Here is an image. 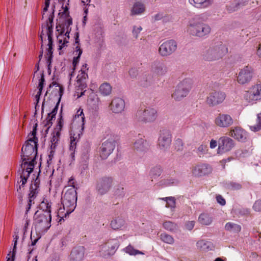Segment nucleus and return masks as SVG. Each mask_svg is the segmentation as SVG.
Segmentation results:
<instances>
[{"instance_id": "53", "label": "nucleus", "mask_w": 261, "mask_h": 261, "mask_svg": "<svg viewBox=\"0 0 261 261\" xmlns=\"http://www.w3.org/2000/svg\"><path fill=\"white\" fill-rule=\"evenodd\" d=\"M65 36H66V37H65L64 38L63 43H62V40L59 39V44H60L59 46V47H60L59 48L60 49H62L63 47H65V46H66V44L67 43H68V40H69V38H68V34H67L66 35H65Z\"/></svg>"}, {"instance_id": "25", "label": "nucleus", "mask_w": 261, "mask_h": 261, "mask_svg": "<svg viewBox=\"0 0 261 261\" xmlns=\"http://www.w3.org/2000/svg\"><path fill=\"white\" fill-rule=\"evenodd\" d=\"M231 137L239 141L245 142L247 137V132L240 127H235L230 131Z\"/></svg>"}, {"instance_id": "40", "label": "nucleus", "mask_w": 261, "mask_h": 261, "mask_svg": "<svg viewBox=\"0 0 261 261\" xmlns=\"http://www.w3.org/2000/svg\"><path fill=\"white\" fill-rule=\"evenodd\" d=\"M72 24V20L71 18H68L65 22L64 25L62 28L61 34L65 33V35L68 34L69 38V34L71 31V28L70 26Z\"/></svg>"}, {"instance_id": "3", "label": "nucleus", "mask_w": 261, "mask_h": 261, "mask_svg": "<svg viewBox=\"0 0 261 261\" xmlns=\"http://www.w3.org/2000/svg\"><path fill=\"white\" fill-rule=\"evenodd\" d=\"M187 31L191 36L203 38L210 34L211 28L208 24L194 18L189 22Z\"/></svg>"}, {"instance_id": "29", "label": "nucleus", "mask_w": 261, "mask_h": 261, "mask_svg": "<svg viewBox=\"0 0 261 261\" xmlns=\"http://www.w3.org/2000/svg\"><path fill=\"white\" fill-rule=\"evenodd\" d=\"M151 71L154 74L159 76L165 74L167 72V66L162 63H154L151 67Z\"/></svg>"}, {"instance_id": "49", "label": "nucleus", "mask_w": 261, "mask_h": 261, "mask_svg": "<svg viewBox=\"0 0 261 261\" xmlns=\"http://www.w3.org/2000/svg\"><path fill=\"white\" fill-rule=\"evenodd\" d=\"M142 30V28L141 26H134L132 33L135 38H138L139 34Z\"/></svg>"}, {"instance_id": "7", "label": "nucleus", "mask_w": 261, "mask_h": 261, "mask_svg": "<svg viewBox=\"0 0 261 261\" xmlns=\"http://www.w3.org/2000/svg\"><path fill=\"white\" fill-rule=\"evenodd\" d=\"M228 51L227 48L222 42L210 47L203 54V59L208 61L219 60Z\"/></svg>"}, {"instance_id": "61", "label": "nucleus", "mask_w": 261, "mask_h": 261, "mask_svg": "<svg viewBox=\"0 0 261 261\" xmlns=\"http://www.w3.org/2000/svg\"><path fill=\"white\" fill-rule=\"evenodd\" d=\"M163 17V15L161 13H158L152 17L154 21H158L161 20Z\"/></svg>"}, {"instance_id": "43", "label": "nucleus", "mask_w": 261, "mask_h": 261, "mask_svg": "<svg viewBox=\"0 0 261 261\" xmlns=\"http://www.w3.org/2000/svg\"><path fill=\"white\" fill-rule=\"evenodd\" d=\"M161 240L165 243L168 244H173L174 242L173 238L166 233H162L160 235Z\"/></svg>"}, {"instance_id": "58", "label": "nucleus", "mask_w": 261, "mask_h": 261, "mask_svg": "<svg viewBox=\"0 0 261 261\" xmlns=\"http://www.w3.org/2000/svg\"><path fill=\"white\" fill-rule=\"evenodd\" d=\"M216 200L217 202L222 205L225 204L226 201L224 198L221 195H218L216 196Z\"/></svg>"}, {"instance_id": "57", "label": "nucleus", "mask_w": 261, "mask_h": 261, "mask_svg": "<svg viewBox=\"0 0 261 261\" xmlns=\"http://www.w3.org/2000/svg\"><path fill=\"white\" fill-rule=\"evenodd\" d=\"M194 225H195V221H188L186 224V228L188 230H191L194 228Z\"/></svg>"}, {"instance_id": "28", "label": "nucleus", "mask_w": 261, "mask_h": 261, "mask_svg": "<svg viewBox=\"0 0 261 261\" xmlns=\"http://www.w3.org/2000/svg\"><path fill=\"white\" fill-rule=\"evenodd\" d=\"M79 42V33L76 32L75 35V43L77 44V45L76 46L75 50L73 52V54L76 56L73 59L72 64L74 67H75L79 62L80 57L83 53V50L80 46Z\"/></svg>"}, {"instance_id": "21", "label": "nucleus", "mask_w": 261, "mask_h": 261, "mask_svg": "<svg viewBox=\"0 0 261 261\" xmlns=\"http://www.w3.org/2000/svg\"><path fill=\"white\" fill-rule=\"evenodd\" d=\"M115 148V143L113 140H108L102 143L100 147L99 154L102 159H106Z\"/></svg>"}, {"instance_id": "62", "label": "nucleus", "mask_w": 261, "mask_h": 261, "mask_svg": "<svg viewBox=\"0 0 261 261\" xmlns=\"http://www.w3.org/2000/svg\"><path fill=\"white\" fill-rule=\"evenodd\" d=\"M50 4V0H45V7L43 8V16L44 15V12H46L48 10Z\"/></svg>"}, {"instance_id": "41", "label": "nucleus", "mask_w": 261, "mask_h": 261, "mask_svg": "<svg viewBox=\"0 0 261 261\" xmlns=\"http://www.w3.org/2000/svg\"><path fill=\"white\" fill-rule=\"evenodd\" d=\"M163 227L168 231L175 232L177 230V224L170 221H166L163 223Z\"/></svg>"}, {"instance_id": "23", "label": "nucleus", "mask_w": 261, "mask_h": 261, "mask_svg": "<svg viewBox=\"0 0 261 261\" xmlns=\"http://www.w3.org/2000/svg\"><path fill=\"white\" fill-rule=\"evenodd\" d=\"M211 167L205 164H198L192 168L191 172L195 176H202L211 173Z\"/></svg>"}, {"instance_id": "64", "label": "nucleus", "mask_w": 261, "mask_h": 261, "mask_svg": "<svg viewBox=\"0 0 261 261\" xmlns=\"http://www.w3.org/2000/svg\"><path fill=\"white\" fill-rule=\"evenodd\" d=\"M129 74L130 76H131L133 77H134L137 74V71L135 69H131L129 71Z\"/></svg>"}, {"instance_id": "37", "label": "nucleus", "mask_w": 261, "mask_h": 261, "mask_svg": "<svg viewBox=\"0 0 261 261\" xmlns=\"http://www.w3.org/2000/svg\"><path fill=\"white\" fill-rule=\"evenodd\" d=\"M99 91L103 96H108L111 93L112 87L110 84L104 83L100 86Z\"/></svg>"}, {"instance_id": "20", "label": "nucleus", "mask_w": 261, "mask_h": 261, "mask_svg": "<svg viewBox=\"0 0 261 261\" xmlns=\"http://www.w3.org/2000/svg\"><path fill=\"white\" fill-rule=\"evenodd\" d=\"M113 179L111 177H103L97 181L96 189L101 195L107 193L113 184Z\"/></svg>"}, {"instance_id": "15", "label": "nucleus", "mask_w": 261, "mask_h": 261, "mask_svg": "<svg viewBox=\"0 0 261 261\" xmlns=\"http://www.w3.org/2000/svg\"><path fill=\"white\" fill-rule=\"evenodd\" d=\"M118 246L119 243L117 240L112 239L108 241L101 246L100 250L101 255L106 257L113 254Z\"/></svg>"}, {"instance_id": "47", "label": "nucleus", "mask_w": 261, "mask_h": 261, "mask_svg": "<svg viewBox=\"0 0 261 261\" xmlns=\"http://www.w3.org/2000/svg\"><path fill=\"white\" fill-rule=\"evenodd\" d=\"M174 148L177 151H181L184 149V142L181 139H177L174 143Z\"/></svg>"}, {"instance_id": "22", "label": "nucleus", "mask_w": 261, "mask_h": 261, "mask_svg": "<svg viewBox=\"0 0 261 261\" xmlns=\"http://www.w3.org/2000/svg\"><path fill=\"white\" fill-rule=\"evenodd\" d=\"M133 148L137 153H143L148 150L149 144L146 140L142 137V136L139 135L133 142Z\"/></svg>"}, {"instance_id": "55", "label": "nucleus", "mask_w": 261, "mask_h": 261, "mask_svg": "<svg viewBox=\"0 0 261 261\" xmlns=\"http://www.w3.org/2000/svg\"><path fill=\"white\" fill-rule=\"evenodd\" d=\"M45 83V78L43 72L41 74V77L39 80L38 84V89H43Z\"/></svg>"}, {"instance_id": "38", "label": "nucleus", "mask_w": 261, "mask_h": 261, "mask_svg": "<svg viewBox=\"0 0 261 261\" xmlns=\"http://www.w3.org/2000/svg\"><path fill=\"white\" fill-rule=\"evenodd\" d=\"M225 228L226 230L233 232H239L241 230V226L233 222H228L225 225Z\"/></svg>"}, {"instance_id": "46", "label": "nucleus", "mask_w": 261, "mask_h": 261, "mask_svg": "<svg viewBox=\"0 0 261 261\" xmlns=\"http://www.w3.org/2000/svg\"><path fill=\"white\" fill-rule=\"evenodd\" d=\"M59 133H57L56 135H54L51 138V145H50V149H51V153L52 152H55V149L57 146V144L58 143V142L59 141V136H58Z\"/></svg>"}, {"instance_id": "10", "label": "nucleus", "mask_w": 261, "mask_h": 261, "mask_svg": "<svg viewBox=\"0 0 261 261\" xmlns=\"http://www.w3.org/2000/svg\"><path fill=\"white\" fill-rule=\"evenodd\" d=\"M39 175L36 177L35 179H33L34 181H32V184L30 187V190L29 193V200L28 204L26 207V214L29 211L32 203H34V200L36 198L39 192V185H40V179L38 177Z\"/></svg>"}, {"instance_id": "26", "label": "nucleus", "mask_w": 261, "mask_h": 261, "mask_svg": "<svg viewBox=\"0 0 261 261\" xmlns=\"http://www.w3.org/2000/svg\"><path fill=\"white\" fill-rule=\"evenodd\" d=\"M85 120V117L83 113V110L79 109L74 117L72 126L73 125L74 127L75 126L76 128H82L83 130H84Z\"/></svg>"}, {"instance_id": "39", "label": "nucleus", "mask_w": 261, "mask_h": 261, "mask_svg": "<svg viewBox=\"0 0 261 261\" xmlns=\"http://www.w3.org/2000/svg\"><path fill=\"white\" fill-rule=\"evenodd\" d=\"M162 172L161 167L159 165L155 166L151 168L149 172V176L152 179H155L161 175Z\"/></svg>"}, {"instance_id": "60", "label": "nucleus", "mask_w": 261, "mask_h": 261, "mask_svg": "<svg viewBox=\"0 0 261 261\" xmlns=\"http://www.w3.org/2000/svg\"><path fill=\"white\" fill-rule=\"evenodd\" d=\"M59 103L58 102H57L56 106L55 107V108L53 109L52 111L49 113L50 115H52V118H55V116L57 113V111L58 109V105Z\"/></svg>"}, {"instance_id": "4", "label": "nucleus", "mask_w": 261, "mask_h": 261, "mask_svg": "<svg viewBox=\"0 0 261 261\" xmlns=\"http://www.w3.org/2000/svg\"><path fill=\"white\" fill-rule=\"evenodd\" d=\"M37 143L33 139H28L25 142V145L21 148V163H31L34 166V162L37 154Z\"/></svg>"}, {"instance_id": "8", "label": "nucleus", "mask_w": 261, "mask_h": 261, "mask_svg": "<svg viewBox=\"0 0 261 261\" xmlns=\"http://www.w3.org/2000/svg\"><path fill=\"white\" fill-rule=\"evenodd\" d=\"M157 117V111L154 108L148 107L144 110H138L135 114V119L138 122L148 123L154 121Z\"/></svg>"}, {"instance_id": "63", "label": "nucleus", "mask_w": 261, "mask_h": 261, "mask_svg": "<svg viewBox=\"0 0 261 261\" xmlns=\"http://www.w3.org/2000/svg\"><path fill=\"white\" fill-rule=\"evenodd\" d=\"M8 256H9V257H8L7 261H14L15 254H14V256L13 255V250L12 251H10Z\"/></svg>"}, {"instance_id": "31", "label": "nucleus", "mask_w": 261, "mask_h": 261, "mask_svg": "<svg viewBox=\"0 0 261 261\" xmlns=\"http://www.w3.org/2000/svg\"><path fill=\"white\" fill-rule=\"evenodd\" d=\"M110 225L114 230L123 229L125 226V221L123 218L118 217L111 221Z\"/></svg>"}, {"instance_id": "36", "label": "nucleus", "mask_w": 261, "mask_h": 261, "mask_svg": "<svg viewBox=\"0 0 261 261\" xmlns=\"http://www.w3.org/2000/svg\"><path fill=\"white\" fill-rule=\"evenodd\" d=\"M244 6H245L244 3L238 1H234L229 5L226 6V10L229 13H232L238 11Z\"/></svg>"}, {"instance_id": "6", "label": "nucleus", "mask_w": 261, "mask_h": 261, "mask_svg": "<svg viewBox=\"0 0 261 261\" xmlns=\"http://www.w3.org/2000/svg\"><path fill=\"white\" fill-rule=\"evenodd\" d=\"M51 221L49 212L37 211L34 215V225L35 229L39 232L47 231L50 227Z\"/></svg>"}, {"instance_id": "12", "label": "nucleus", "mask_w": 261, "mask_h": 261, "mask_svg": "<svg viewBox=\"0 0 261 261\" xmlns=\"http://www.w3.org/2000/svg\"><path fill=\"white\" fill-rule=\"evenodd\" d=\"M54 18V9L53 10V12L51 14H50L46 23L45 29L46 31V34L48 37V48L47 49V56H53V20Z\"/></svg>"}, {"instance_id": "50", "label": "nucleus", "mask_w": 261, "mask_h": 261, "mask_svg": "<svg viewBox=\"0 0 261 261\" xmlns=\"http://www.w3.org/2000/svg\"><path fill=\"white\" fill-rule=\"evenodd\" d=\"M14 237V244H13V255L14 256V254H16V246L17 243V240L19 239V236L18 234V232L15 231Z\"/></svg>"}, {"instance_id": "24", "label": "nucleus", "mask_w": 261, "mask_h": 261, "mask_svg": "<svg viewBox=\"0 0 261 261\" xmlns=\"http://www.w3.org/2000/svg\"><path fill=\"white\" fill-rule=\"evenodd\" d=\"M124 100L119 97H115L112 100L110 108L111 110L114 113H121L125 108Z\"/></svg>"}, {"instance_id": "19", "label": "nucleus", "mask_w": 261, "mask_h": 261, "mask_svg": "<svg viewBox=\"0 0 261 261\" xmlns=\"http://www.w3.org/2000/svg\"><path fill=\"white\" fill-rule=\"evenodd\" d=\"M234 141L226 136L221 137L218 141V153H223L231 150L234 146Z\"/></svg>"}, {"instance_id": "32", "label": "nucleus", "mask_w": 261, "mask_h": 261, "mask_svg": "<svg viewBox=\"0 0 261 261\" xmlns=\"http://www.w3.org/2000/svg\"><path fill=\"white\" fill-rule=\"evenodd\" d=\"M197 247L202 251H209L212 250L214 248L213 244L210 241H206L205 240H200L196 243Z\"/></svg>"}, {"instance_id": "59", "label": "nucleus", "mask_w": 261, "mask_h": 261, "mask_svg": "<svg viewBox=\"0 0 261 261\" xmlns=\"http://www.w3.org/2000/svg\"><path fill=\"white\" fill-rule=\"evenodd\" d=\"M207 147L205 145H200L198 148L197 150L199 152H200L201 153H204L205 152L206 150Z\"/></svg>"}, {"instance_id": "14", "label": "nucleus", "mask_w": 261, "mask_h": 261, "mask_svg": "<svg viewBox=\"0 0 261 261\" xmlns=\"http://www.w3.org/2000/svg\"><path fill=\"white\" fill-rule=\"evenodd\" d=\"M254 74V69L249 66H246L241 69L237 76V82L242 85L250 82Z\"/></svg>"}, {"instance_id": "5", "label": "nucleus", "mask_w": 261, "mask_h": 261, "mask_svg": "<svg viewBox=\"0 0 261 261\" xmlns=\"http://www.w3.org/2000/svg\"><path fill=\"white\" fill-rule=\"evenodd\" d=\"M193 80L190 78H187L180 82L175 87L171 94V97L176 101H179L186 97L191 90Z\"/></svg>"}, {"instance_id": "51", "label": "nucleus", "mask_w": 261, "mask_h": 261, "mask_svg": "<svg viewBox=\"0 0 261 261\" xmlns=\"http://www.w3.org/2000/svg\"><path fill=\"white\" fill-rule=\"evenodd\" d=\"M52 85H57L58 87H59V96H60V97L59 98V100H58V103L60 102V99H61V98L63 94V92H64V88L63 87L60 85L59 84H58V83H57L56 82H53L51 84H50L49 85V88H51V86H52Z\"/></svg>"}, {"instance_id": "13", "label": "nucleus", "mask_w": 261, "mask_h": 261, "mask_svg": "<svg viewBox=\"0 0 261 261\" xmlns=\"http://www.w3.org/2000/svg\"><path fill=\"white\" fill-rule=\"evenodd\" d=\"M225 93L221 91L214 90L209 93L206 102L210 107H213L221 103L225 99Z\"/></svg>"}, {"instance_id": "16", "label": "nucleus", "mask_w": 261, "mask_h": 261, "mask_svg": "<svg viewBox=\"0 0 261 261\" xmlns=\"http://www.w3.org/2000/svg\"><path fill=\"white\" fill-rule=\"evenodd\" d=\"M87 66V64L83 65L77 76L76 85L77 87L76 92L77 93H79V90L83 91L87 87V80L88 77V74L86 72L88 70Z\"/></svg>"}, {"instance_id": "56", "label": "nucleus", "mask_w": 261, "mask_h": 261, "mask_svg": "<svg viewBox=\"0 0 261 261\" xmlns=\"http://www.w3.org/2000/svg\"><path fill=\"white\" fill-rule=\"evenodd\" d=\"M37 124H35V125L33 127V129L31 133V136H32V138H30L29 139H33L34 140L36 143L38 142V138L36 137V127H37Z\"/></svg>"}, {"instance_id": "27", "label": "nucleus", "mask_w": 261, "mask_h": 261, "mask_svg": "<svg viewBox=\"0 0 261 261\" xmlns=\"http://www.w3.org/2000/svg\"><path fill=\"white\" fill-rule=\"evenodd\" d=\"M85 254V248L83 246L74 248L70 254V261H82Z\"/></svg>"}, {"instance_id": "34", "label": "nucleus", "mask_w": 261, "mask_h": 261, "mask_svg": "<svg viewBox=\"0 0 261 261\" xmlns=\"http://www.w3.org/2000/svg\"><path fill=\"white\" fill-rule=\"evenodd\" d=\"M145 10V7L144 5L141 2L135 3L132 9H131V15H137L142 14Z\"/></svg>"}, {"instance_id": "30", "label": "nucleus", "mask_w": 261, "mask_h": 261, "mask_svg": "<svg viewBox=\"0 0 261 261\" xmlns=\"http://www.w3.org/2000/svg\"><path fill=\"white\" fill-rule=\"evenodd\" d=\"M214 0H189V3L195 8L205 9L213 4Z\"/></svg>"}, {"instance_id": "17", "label": "nucleus", "mask_w": 261, "mask_h": 261, "mask_svg": "<svg viewBox=\"0 0 261 261\" xmlns=\"http://www.w3.org/2000/svg\"><path fill=\"white\" fill-rule=\"evenodd\" d=\"M176 49V42L173 40H169L164 42L160 46L159 53L161 56L167 57L171 55Z\"/></svg>"}, {"instance_id": "44", "label": "nucleus", "mask_w": 261, "mask_h": 261, "mask_svg": "<svg viewBox=\"0 0 261 261\" xmlns=\"http://www.w3.org/2000/svg\"><path fill=\"white\" fill-rule=\"evenodd\" d=\"M166 202V206L167 207L174 208L175 207V199L173 197H167L160 198Z\"/></svg>"}, {"instance_id": "1", "label": "nucleus", "mask_w": 261, "mask_h": 261, "mask_svg": "<svg viewBox=\"0 0 261 261\" xmlns=\"http://www.w3.org/2000/svg\"><path fill=\"white\" fill-rule=\"evenodd\" d=\"M63 209L60 208L59 213H63L65 211V216L69 215L75 209L77 201V193L74 186H70L65 190L61 198Z\"/></svg>"}, {"instance_id": "33", "label": "nucleus", "mask_w": 261, "mask_h": 261, "mask_svg": "<svg viewBox=\"0 0 261 261\" xmlns=\"http://www.w3.org/2000/svg\"><path fill=\"white\" fill-rule=\"evenodd\" d=\"M250 94L252 100L261 99V84L253 86L250 90Z\"/></svg>"}, {"instance_id": "35", "label": "nucleus", "mask_w": 261, "mask_h": 261, "mask_svg": "<svg viewBox=\"0 0 261 261\" xmlns=\"http://www.w3.org/2000/svg\"><path fill=\"white\" fill-rule=\"evenodd\" d=\"M198 222L204 225H210L213 222V218L209 214L203 213L199 215Z\"/></svg>"}, {"instance_id": "48", "label": "nucleus", "mask_w": 261, "mask_h": 261, "mask_svg": "<svg viewBox=\"0 0 261 261\" xmlns=\"http://www.w3.org/2000/svg\"><path fill=\"white\" fill-rule=\"evenodd\" d=\"M41 209L42 210V212H49L51 213V204L47 201L43 200L40 204Z\"/></svg>"}, {"instance_id": "11", "label": "nucleus", "mask_w": 261, "mask_h": 261, "mask_svg": "<svg viewBox=\"0 0 261 261\" xmlns=\"http://www.w3.org/2000/svg\"><path fill=\"white\" fill-rule=\"evenodd\" d=\"M82 128H76L72 126L70 133V143L69 146V152L71 158L73 159L74 158L75 150L76 147V143L79 141L81 136L83 134Z\"/></svg>"}, {"instance_id": "18", "label": "nucleus", "mask_w": 261, "mask_h": 261, "mask_svg": "<svg viewBox=\"0 0 261 261\" xmlns=\"http://www.w3.org/2000/svg\"><path fill=\"white\" fill-rule=\"evenodd\" d=\"M214 123L219 127L227 128L233 124V119L229 114L219 113L215 117Z\"/></svg>"}, {"instance_id": "2", "label": "nucleus", "mask_w": 261, "mask_h": 261, "mask_svg": "<svg viewBox=\"0 0 261 261\" xmlns=\"http://www.w3.org/2000/svg\"><path fill=\"white\" fill-rule=\"evenodd\" d=\"M34 168V166L31 163L28 164L25 162L21 163L20 165L18 170V173L20 174V180L17 181L16 191L18 198L21 202L22 201L24 193V185L27 183L30 174L33 172Z\"/></svg>"}, {"instance_id": "45", "label": "nucleus", "mask_w": 261, "mask_h": 261, "mask_svg": "<svg viewBox=\"0 0 261 261\" xmlns=\"http://www.w3.org/2000/svg\"><path fill=\"white\" fill-rule=\"evenodd\" d=\"M124 250L126 253L129 254L130 255H136L137 254H144V253L139 250L134 249V247L130 245H129L126 247H125Z\"/></svg>"}, {"instance_id": "42", "label": "nucleus", "mask_w": 261, "mask_h": 261, "mask_svg": "<svg viewBox=\"0 0 261 261\" xmlns=\"http://www.w3.org/2000/svg\"><path fill=\"white\" fill-rule=\"evenodd\" d=\"M249 128L254 132L261 130V113L257 115L256 123L253 125H249Z\"/></svg>"}, {"instance_id": "54", "label": "nucleus", "mask_w": 261, "mask_h": 261, "mask_svg": "<svg viewBox=\"0 0 261 261\" xmlns=\"http://www.w3.org/2000/svg\"><path fill=\"white\" fill-rule=\"evenodd\" d=\"M253 209L256 212H261V200H258L254 202Z\"/></svg>"}, {"instance_id": "52", "label": "nucleus", "mask_w": 261, "mask_h": 261, "mask_svg": "<svg viewBox=\"0 0 261 261\" xmlns=\"http://www.w3.org/2000/svg\"><path fill=\"white\" fill-rule=\"evenodd\" d=\"M229 186V188L233 190H238L242 188V185L237 182H230Z\"/></svg>"}, {"instance_id": "9", "label": "nucleus", "mask_w": 261, "mask_h": 261, "mask_svg": "<svg viewBox=\"0 0 261 261\" xmlns=\"http://www.w3.org/2000/svg\"><path fill=\"white\" fill-rule=\"evenodd\" d=\"M172 141L170 132L166 129L160 130L158 141V148L163 151H166L170 147Z\"/></svg>"}]
</instances>
